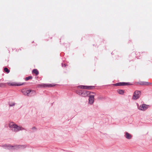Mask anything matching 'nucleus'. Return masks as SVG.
Masks as SVG:
<instances>
[{
  "label": "nucleus",
  "instance_id": "obj_11",
  "mask_svg": "<svg viewBox=\"0 0 152 152\" xmlns=\"http://www.w3.org/2000/svg\"><path fill=\"white\" fill-rule=\"evenodd\" d=\"M124 136L126 139H130L132 137V135L127 132H125Z\"/></svg>",
  "mask_w": 152,
  "mask_h": 152
},
{
  "label": "nucleus",
  "instance_id": "obj_14",
  "mask_svg": "<svg viewBox=\"0 0 152 152\" xmlns=\"http://www.w3.org/2000/svg\"><path fill=\"white\" fill-rule=\"evenodd\" d=\"M117 92L119 94H123L124 92V90L120 89L118 90H117Z\"/></svg>",
  "mask_w": 152,
  "mask_h": 152
},
{
  "label": "nucleus",
  "instance_id": "obj_7",
  "mask_svg": "<svg viewBox=\"0 0 152 152\" xmlns=\"http://www.w3.org/2000/svg\"><path fill=\"white\" fill-rule=\"evenodd\" d=\"M91 94L89 95V99H88V102L89 104H92L94 102V95L95 94Z\"/></svg>",
  "mask_w": 152,
  "mask_h": 152
},
{
  "label": "nucleus",
  "instance_id": "obj_4",
  "mask_svg": "<svg viewBox=\"0 0 152 152\" xmlns=\"http://www.w3.org/2000/svg\"><path fill=\"white\" fill-rule=\"evenodd\" d=\"M26 147L25 145H18L15 146H11L8 145L7 146V148L8 149L12 148H14V149H18L20 148H23Z\"/></svg>",
  "mask_w": 152,
  "mask_h": 152
},
{
  "label": "nucleus",
  "instance_id": "obj_6",
  "mask_svg": "<svg viewBox=\"0 0 152 152\" xmlns=\"http://www.w3.org/2000/svg\"><path fill=\"white\" fill-rule=\"evenodd\" d=\"M55 86V85L51 84H44L42 83L39 84L38 85V86L39 87H50Z\"/></svg>",
  "mask_w": 152,
  "mask_h": 152
},
{
  "label": "nucleus",
  "instance_id": "obj_20",
  "mask_svg": "<svg viewBox=\"0 0 152 152\" xmlns=\"http://www.w3.org/2000/svg\"><path fill=\"white\" fill-rule=\"evenodd\" d=\"M32 78V76H29L27 77H26L25 78V80L26 81H27L30 79H31Z\"/></svg>",
  "mask_w": 152,
  "mask_h": 152
},
{
  "label": "nucleus",
  "instance_id": "obj_1",
  "mask_svg": "<svg viewBox=\"0 0 152 152\" xmlns=\"http://www.w3.org/2000/svg\"><path fill=\"white\" fill-rule=\"evenodd\" d=\"M9 127L12 131L15 132H17L20 131L25 130L24 128L18 126L13 122H12L10 123Z\"/></svg>",
  "mask_w": 152,
  "mask_h": 152
},
{
  "label": "nucleus",
  "instance_id": "obj_5",
  "mask_svg": "<svg viewBox=\"0 0 152 152\" xmlns=\"http://www.w3.org/2000/svg\"><path fill=\"white\" fill-rule=\"evenodd\" d=\"M95 94L94 92H91L90 91L87 90H83L81 93V96L83 97H86L90 95L91 94Z\"/></svg>",
  "mask_w": 152,
  "mask_h": 152
},
{
  "label": "nucleus",
  "instance_id": "obj_8",
  "mask_svg": "<svg viewBox=\"0 0 152 152\" xmlns=\"http://www.w3.org/2000/svg\"><path fill=\"white\" fill-rule=\"evenodd\" d=\"M33 91L30 90H27L26 89H23L22 90V92L23 94L28 96H29V94L31 91L33 92Z\"/></svg>",
  "mask_w": 152,
  "mask_h": 152
},
{
  "label": "nucleus",
  "instance_id": "obj_10",
  "mask_svg": "<svg viewBox=\"0 0 152 152\" xmlns=\"http://www.w3.org/2000/svg\"><path fill=\"white\" fill-rule=\"evenodd\" d=\"M130 85L129 83L120 82L114 84L115 86H123Z\"/></svg>",
  "mask_w": 152,
  "mask_h": 152
},
{
  "label": "nucleus",
  "instance_id": "obj_3",
  "mask_svg": "<svg viewBox=\"0 0 152 152\" xmlns=\"http://www.w3.org/2000/svg\"><path fill=\"white\" fill-rule=\"evenodd\" d=\"M141 95V92L140 91H136L134 93L132 97V99L134 100H137L138 99L140 96Z\"/></svg>",
  "mask_w": 152,
  "mask_h": 152
},
{
  "label": "nucleus",
  "instance_id": "obj_9",
  "mask_svg": "<svg viewBox=\"0 0 152 152\" xmlns=\"http://www.w3.org/2000/svg\"><path fill=\"white\" fill-rule=\"evenodd\" d=\"M9 86H19L23 85L24 83H16L15 82H9L7 83Z\"/></svg>",
  "mask_w": 152,
  "mask_h": 152
},
{
  "label": "nucleus",
  "instance_id": "obj_13",
  "mask_svg": "<svg viewBox=\"0 0 152 152\" xmlns=\"http://www.w3.org/2000/svg\"><path fill=\"white\" fill-rule=\"evenodd\" d=\"M32 72L35 74L36 75H37L39 73L38 70L36 69H34L32 71Z\"/></svg>",
  "mask_w": 152,
  "mask_h": 152
},
{
  "label": "nucleus",
  "instance_id": "obj_2",
  "mask_svg": "<svg viewBox=\"0 0 152 152\" xmlns=\"http://www.w3.org/2000/svg\"><path fill=\"white\" fill-rule=\"evenodd\" d=\"M137 105L138 109L142 111H145L148 108V105L145 104H143L139 106L138 103H137Z\"/></svg>",
  "mask_w": 152,
  "mask_h": 152
},
{
  "label": "nucleus",
  "instance_id": "obj_16",
  "mask_svg": "<svg viewBox=\"0 0 152 152\" xmlns=\"http://www.w3.org/2000/svg\"><path fill=\"white\" fill-rule=\"evenodd\" d=\"M82 91H83V90H77L76 91V94H77L81 96V93L82 92Z\"/></svg>",
  "mask_w": 152,
  "mask_h": 152
},
{
  "label": "nucleus",
  "instance_id": "obj_24",
  "mask_svg": "<svg viewBox=\"0 0 152 152\" xmlns=\"http://www.w3.org/2000/svg\"><path fill=\"white\" fill-rule=\"evenodd\" d=\"M64 66H65V67H66V65L65 64H64Z\"/></svg>",
  "mask_w": 152,
  "mask_h": 152
},
{
  "label": "nucleus",
  "instance_id": "obj_19",
  "mask_svg": "<svg viewBox=\"0 0 152 152\" xmlns=\"http://www.w3.org/2000/svg\"><path fill=\"white\" fill-rule=\"evenodd\" d=\"M4 71L8 73L10 72V70L7 67H5L4 69Z\"/></svg>",
  "mask_w": 152,
  "mask_h": 152
},
{
  "label": "nucleus",
  "instance_id": "obj_23",
  "mask_svg": "<svg viewBox=\"0 0 152 152\" xmlns=\"http://www.w3.org/2000/svg\"><path fill=\"white\" fill-rule=\"evenodd\" d=\"M61 65H62V66H63V64H61Z\"/></svg>",
  "mask_w": 152,
  "mask_h": 152
},
{
  "label": "nucleus",
  "instance_id": "obj_15",
  "mask_svg": "<svg viewBox=\"0 0 152 152\" xmlns=\"http://www.w3.org/2000/svg\"><path fill=\"white\" fill-rule=\"evenodd\" d=\"M86 89H93L95 87L94 86H86Z\"/></svg>",
  "mask_w": 152,
  "mask_h": 152
},
{
  "label": "nucleus",
  "instance_id": "obj_22",
  "mask_svg": "<svg viewBox=\"0 0 152 152\" xmlns=\"http://www.w3.org/2000/svg\"><path fill=\"white\" fill-rule=\"evenodd\" d=\"M36 129V128L35 126H34L32 128V129L33 130H34V129Z\"/></svg>",
  "mask_w": 152,
  "mask_h": 152
},
{
  "label": "nucleus",
  "instance_id": "obj_12",
  "mask_svg": "<svg viewBox=\"0 0 152 152\" xmlns=\"http://www.w3.org/2000/svg\"><path fill=\"white\" fill-rule=\"evenodd\" d=\"M138 84L141 85H148L150 83L148 82L141 81L138 83Z\"/></svg>",
  "mask_w": 152,
  "mask_h": 152
},
{
  "label": "nucleus",
  "instance_id": "obj_21",
  "mask_svg": "<svg viewBox=\"0 0 152 152\" xmlns=\"http://www.w3.org/2000/svg\"><path fill=\"white\" fill-rule=\"evenodd\" d=\"M4 84L2 83H0V87H2L3 86H4Z\"/></svg>",
  "mask_w": 152,
  "mask_h": 152
},
{
  "label": "nucleus",
  "instance_id": "obj_18",
  "mask_svg": "<svg viewBox=\"0 0 152 152\" xmlns=\"http://www.w3.org/2000/svg\"><path fill=\"white\" fill-rule=\"evenodd\" d=\"M86 86H77V88H80L82 89H85L86 88Z\"/></svg>",
  "mask_w": 152,
  "mask_h": 152
},
{
  "label": "nucleus",
  "instance_id": "obj_17",
  "mask_svg": "<svg viewBox=\"0 0 152 152\" xmlns=\"http://www.w3.org/2000/svg\"><path fill=\"white\" fill-rule=\"evenodd\" d=\"M15 103L14 102H10L9 103L10 107H13L15 105Z\"/></svg>",
  "mask_w": 152,
  "mask_h": 152
}]
</instances>
